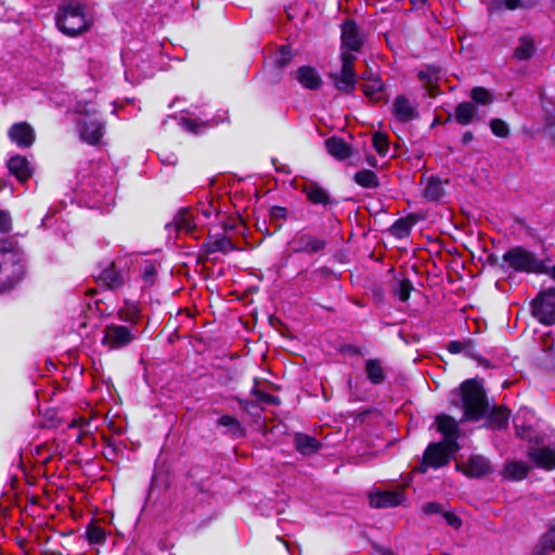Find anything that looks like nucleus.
Instances as JSON below:
<instances>
[{
	"instance_id": "obj_6",
	"label": "nucleus",
	"mask_w": 555,
	"mask_h": 555,
	"mask_svg": "<svg viewBox=\"0 0 555 555\" xmlns=\"http://www.w3.org/2000/svg\"><path fill=\"white\" fill-rule=\"evenodd\" d=\"M57 28L67 36H77L89 27L83 7L80 3L63 4L55 16Z\"/></svg>"
},
{
	"instance_id": "obj_35",
	"label": "nucleus",
	"mask_w": 555,
	"mask_h": 555,
	"mask_svg": "<svg viewBox=\"0 0 555 555\" xmlns=\"http://www.w3.org/2000/svg\"><path fill=\"white\" fill-rule=\"evenodd\" d=\"M354 182L365 189H375L378 186V178L376 173L371 169H362L354 173Z\"/></svg>"
},
{
	"instance_id": "obj_63",
	"label": "nucleus",
	"mask_w": 555,
	"mask_h": 555,
	"mask_svg": "<svg viewBox=\"0 0 555 555\" xmlns=\"http://www.w3.org/2000/svg\"><path fill=\"white\" fill-rule=\"evenodd\" d=\"M348 155H349V158L351 157L352 153H351V149L349 147V152H348Z\"/></svg>"
},
{
	"instance_id": "obj_42",
	"label": "nucleus",
	"mask_w": 555,
	"mask_h": 555,
	"mask_svg": "<svg viewBox=\"0 0 555 555\" xmlns=\"http://www.w3.org/2000/svg\"><path fill=\"white\" fill-rule=\"evenodd\" d=\"M412 223L406 219H398L391 227V233L398 238L409 236Z\"/></svg>"
},
{
	"instance_id": "obj_43",
	"label": "nucleus",
	"mask_w": 555,
	"mask_h": 555,
	"mask_svg": "<svg viewBox=\"0 0 555 555\" xmlns=\"http://www.w3.org/2000/svg\"><path fill=\"white\" fill-rule=\"evenodd\" d=\"M293 59V53L289 47L282 46L274 54V64L283 68L286 66Z\"/></svg>"
},
{
	"instance_id": "obj_50",
	"label": "nucleus",
	"mask_w": 555,
	"mask_h": 555,
	"mask_svg": "<svg viewBox=\"0 0 555 555\" xmlns=\"http://www.w3.org/2000/svg\"><path fill=\"white\" fill-rule=\"evenodd\" d=\"M423 512L427 515H430V514H441L442 515L444 513V509L441 504H439L437 502H430L423 506Z\"/></svg>"
},
{
	"instance_id": "obj_38",
	"label": "nucleus",
	"mask_w": 555,
	"mask_h": 555,
	"mask_svg": "<svg viewBox=\"0 0 555 555\" xmlns=\"http://www.w3.org/2000/svg\"><path fill=\"white\" fill-rule=\"evenodd\" d=\"M119 318L122 321L130 323L129 327L135 328L134 326L141 318L140 309L135 304L126 302L125 308L119 311Z\"/></svg>"
},
{
	"instance_id": "obj_56",
	"label": "nucleus",
	"mask_w": 555,
	"mask_h": 555,
	"mask_svg": "<svg viewBox=\"0 0 555 555\" xmlns=\"http://www.w3.org/2000/svg\"><path fill=\"white\" fill-rule=\"evenodd\" d=\"M365 163L372 168H376L378 166L376 157L372 154L366 155Z\"/></svg>"
},
{
	"instance_id": "obj_16",
	"label": "nucleus",
	"mask_w": 555,
	"mask_h": 555,
	"mask_svg": "<svg viewBox=\"0 0 555 555\" xmlns=\"http://www.w3.org/2000/svg\"><path fill=\"white\" fill-rule=\"evenodd\" d=\"M9 138L18 147L25 149L29 147L34 143L36 135L29 124L17 122L9 129Z\"/></svg>"
},
{
	"instance_id": "obj_14",
	"label": "nucleus",
	"mask_w": 555,
	"mask_h": 555,
	"mask_svg": "<svg viewBox=\"0 0 555 555\" xmlns=\"http://www.w3.org/2000/svg\"><path fill=\"white\" fill-rule=\"evenodd\" d=\"M325 242L309 233H298L289 242V249L293 253L315 254L322 250Z\"/></svg>"
},
{
	"instance_id": "obj_1",
	"label": "nucleus",
	"mask_w": 555,
	"mask_h": 555,
	"mask_svg": "<svg viewBox=\"0 0 555 555\" xmlns=\"http://www.w3.org/2000/svg\"><path fill=\"white\" fill-rule=\"evenodd\" d=\"M365 41V34L352 21L349 20V92L360 89L363 94L372 100L379 101L383 94V82L375 74L365 72L358 78L351 66L352 52H360Z\"/></svg>"
},
{
	"instance_id": "obj_59",
	"label": "nucleus",
	"mask_w": 555,
	"mask_h": 555,
	"mask_svg": "<svg viewBox=\"0 0 555 555\" xmlns=\"http://www.w3.org/2000/svg\"><path fill=\"white\" fill-rule=\"evenodd\" d=\"M547 275H550L555 281V264L552 267H547Z\"/></svg>"
},
{
	"instance_id": "obj_37",
	"label": "nucleus",
	"mask_w": 555,
	"mask_h": 555,
	"mask_svg": "<svg viewBox=\"0 0 555 555\" xmlns=\"http://www.w3.org/2000/svg\"><path fill=\"white\" fill-rule=\"evenodd\" d=\"M554 550H555V519L550 521L547 532L542 537V539L538 545V552L540 555H543V554L554 551Z\"/></svg>"
},
{
	"instance_id": "obj_48",
	"label": "nucleus",
	"mask_w": 555,
	"mask_h": 555,
	"mask_svg": "<svg viewBox=\"0 0 555 555\" xmlns=\"http://www.w3.org/2000/svg\"><path fill=\"white\" fill-rule=\"evenodd\" d=\"M538 0H506V7L509 10L517 8H530L537 3Z\"/></svg>"
},
{
	"instance_id": "obj_13",
	"label": "nucleus",
	"mask_w": 555,
	"mask_h": 555,
	"mask_svg": "<svg viewBox=\"0 0 555 555\" xmlns=\"http://www.w3.org/2000/svg\"><path fill=\"white\" fill-rule=\"evenodd\" d=\"M405 500L402 489L376 491L369 495L370 505L375 508L395 507Z\"/></svg>"
},
{
	"instance_id": "obj_60",
	"label": "nucleus",
	"mask_w": 555,
	"mask_h": 555,
	"mask_svg": "<svg viewBox=\"0 0 555 555\" xmlns=\"http://www.w3.org/2000/svg\"><path fill=\"white\" fill-rule=\"evenodd\" d=\"M167 162H168L169 164L175 165V164L177 163V156H176V155H173V154H172V155H170V156H168Z\"/></svg>"
},
{
	"instance_id": "obj_4",
	"label": "nucleus",
	"mask_w": 555,
	"mask_h": 555,
	"mask_svg": "<svg viewBox=\"0 0 555 555\" xmlns=\"http://www.w3.org/2000/svg\"><path fill=\"white\" fill-rule=\"evenodd\" d=\"M503 261L508 269L515 272L527 274L547 273V266L544 260L522 246H515L508 249L503 255Z\"/></svg>"
},
{
	"instance_id": "obj_31",
	"label": "nucleus",
	"mask_w": 555,
	"mask_h": 555,
	"mask_svg": "<svg viewBox=\"0 0 555 555\" xmlns=\"http://www.w3.org/2000/svg\"><path fill=\"white\" fill-rule=\"evenodd\" d=\"M418 78L424 83L427 94L429 96H435L437 93L439 72L434 67H428L418 72Z\"/></svg>"
},
{
	"instance_id": "obj_9",
	"label": "nucleus",
	"mask_w": 555,
	"mask_h": 555,
	"mask_svg": "<svg viewBox=\"0 0 555 555\" xmlns=\"http://www.w3.org/2000/svg\"><path fill=\"white\" fill-rule=\"evenodd\" d=\"M533 315L543 324L555 323V287L541 292L532 301Z\"/></svg>"
},
{
	"instance_id": "obj_10",
	"label": "nucleus",
	"mask_w": 555,
	"mask_h": 555,
	"mask_svg": "<svg viewBox=\"0 0 555 555\" xmlns=\"http://www.w3.org/2000/svg\"><path fill=\"white\" fill-rule=\"evenodd\" d=\"M437 430L443 436L442 443L447 444V448L451 452H457L460 446L457 439L460 437L459 423L447 414H441L436 417Z\"/></svg>"
},
{
	"instance_id": "obj_41",
	"label": "nucleus",
	"mask_w": 555,
	"mask_h": 555,
	"mask_svg": "<svg viewBox=\"0 0 555 555\" xmlns=\"http://www.w3.org/2000/svg\"><path fill=\"white\" fill-rule=\"evenodd\" d=\"M470 98L474 104L477 103L481 105H487L493 101V96L490 93V91L483 87L473 88L470 91Z\"/></svg>"
},
{
	"instance_id": "obj_62",
	"label": "nucleus",
	"mask_w": 555,
	"mask_h": 555,
	"mask_svg": "<svg viewBox=\"0 0 555 555\" xmlns=\"http://www.w3.org/2000/svg\"><path fill=\"white\" fill-rule=\"evenodd\" d=\"M348 350H349V353H351V352H356V351H357V350H356L353 347H351L350 345H349V347H348Z\"/></svg>"
},
{
	"instance_id": "obj_51",
	"label": "nucleus",
	"mask_w": 555,
	"mask_h": 555,
	"mask_svg": "<svg viewBox=\"0 0 555 555\" xmlns=\"http://www.w3.org/2000/svg\"><path fill=\"white\" fill-rule=\"evenodd\" d=\"M10 230H11L10 215L3 210H0V232L4 233Z\"/></svg>"
},
{
	"instance_id": "obj_40",
	"label": "nucleus",
	"mask_w": 555,
	"mask_h": 555,
	"mask_svg": "<svg viewBox=\"0 0 555 555\" xmlns=\"http://www.w3.org/2000/svg\"><path fill=\"white\" fill-rule=\"evenodd\" d=\"M372 145L379 156H386L389 152V140L387 134L383 132H375L372 137Z\"/></svg>"
},
{
	"instance_id": "obj_49",
	"label": "nucleus",
	"mask_w": 555,
	"mask_h": 555,
	"mask_svg": "<svg viewBox=\"0 0 555 555\" xmlns=\"http://www.w3.org/2000/svg\"><path fill=\"white\" fill-rule=\"evenodd\" d=\"M442 517L446 520V522L454 529H459L462 526L461 518L452 512L444 511Z\"/></svg>"
},
{
	"instance_id": "obj_29",
	"label": "nucleus",
	"mask_w": 555,
	"mask_h": 555,
	"mask_svg": "<svg viewBox=\"0 0 555 555\" xmlns=\"http://www.w3.org/2000/svg\"><path fill=\"white\" fill-rule=\"evenodd\" d=\"M100 280L109 288H118L124 283V278L119 270L116 269L114 262L109 263L108 267L102 270L100 273Z\"/></svg>"
},
{
	"instance_id": "obj_15",
	"label": "nucleus",
	"mask_w": 555,
	"mask_h": 555,
	"mask_svg": "<svg viewBox=\"0 0 555 555\" xmlns=\"http://www.w3.org/2000/svg\"><path fill=\"white\" fill-rule=\"evenodd\" d=\"M340 29H341V35H340L341 67H340L339 74L331 73L330 76L334 79V82H335L337 89L346 90L347 89V20H345L340 23Z\"/></svg>"
},
{
	"instance_id": "obj_46",
	"label": "nucleus",
	"mask_w": 555,
	"mask_h": 555,
	"mask_svg": "<svg viewBox=\"0 0 555 555\" xmlns=\"http://www.w3.org/2000/svg\"><path fill=\"white\" fill-rule=\"evenodd\" d=\"M490 128L492 133L496 137L506 138L509 134L508 125L500 118L492 119L490 122Z\"/></svg>"
},
{
	"instance_id": "obj_11",
	"label": "nucleus",
	"mask_w": 555,
	"mask_h": 555,
	"mask_svg": "<svg viewBox=\"0 0 555 555\" xmlns=\"http://www.w3.org/2000/svg\"><path fill=\"white\" fill-rule=\"evenodd\" d=\"M167 230L169 233L175 231L177 234L185 233L196 237V223L193 210L191 208H181L172 221L167 224Z\"/></svg>"
},
{
	"instance_id": "obj_34",
	"label": "nucleus",
	"mask_w": 555,
	"mask_h": 555,
	"mask_svg": "<svg viewBox=\"0 0 555 555\" xmlns=\"http://www.w3.org/2000/svg\"><path fill=\"white\" fill-rule=\"evenodd\" d=\"M325 146L334 158L343 160L347 158V143L337 137H331L325 141Z\"/></svg>"
},
{
	"instance_id": "obj_3",
	"label": "nucleus",
	"mask_w": 555,
	"mask_h": 555,
	"mask_svg": "<svg viewBox=\"0 0 555 555\" xmlns=\"http://www.w3.org/2000/svg\"><path fill=\"white\" fill-rule=\"evenodd\" d=\"M26 275L24 253L10 240H0V293L15 287Z\"/></svg>"
},
{
	"instance_id": "obj_24",
	"label": "nucleus",
	"mask_w": 555,
	"mask_h": 555,
	"mask_svg": "<svg viewBox=\"0 0 555 555\" xmlns=\"http://www.w3.org/2000/svg\"><path fill=\"white\" fill-rule=\"evenodd\" d=\"M533 418V415L531 411L524 409L520 410L516 416L514 417V426L516 428L517 435L521 439H531V420Z\"/></svg>"
},
{
	"instance_id": "obj_20",
	"label": "nucleus",
	"mask_w": 555,
	"mask_h": 555,
	"mask_svg": "<svg viewBox=\"0 0 555 555\" xmlns=\"http://www.w3.org/2000/svg\"><path fill=\"white\" fill-rule=\"evenodd\" d=\"M8 168L20 182L27 181L33 175V168L29 162L26 157L21 155L12 156L8 162Z\"/></svg>"
},
{
	"instance_id": "obj_2",
	"label": "nucleus",
	"mask_w": 555,
	"mask_h": 555,
	"mask_svg": "<svg viewBox=\"0 0 555 555\" xmlns=\"http://www.w3.org/2000/svg\"><path fill=\"white\" fill-rule=\"evenodd\" d=\"M450 402L463 409L462 422L478 421L489 410L486 392L482 386L474 379L462 383L460 388L451 393Z\"/></svg>"
},
{
	"instance_id": "obj_26",
	"label": "nucleus",
	"mask_w": 555,
	"mask_h": 555,
	"mask_svg": "<svg viewBox=\"0 0 555 555\" xmlns=\"http://www.w3.org/2000/svg\"><path fill=\"white\" fill-rule=\"evenodd\" d=\"M294 443L296 450L304 455L313 454L321 448V443L315 438L306 434H296Z\"/></svg>"
},
{
	"instance_id": "obj_19",
	"label": "nucleus",
	"mask_w": 555,
	"mask_h": 555,
	"mask_svg": "<svg viewBox=\"0 0 555 555\" xmlns=\"http://www.w3.org/2000/svg\"><path fill=\"white\" fill-rule=\"evenodd\" d=\"M392 113L396 119L401 122L410 121L417 116L415 106L404 95H399L395 99Z\"/></svg>"
},
{
	"instance_id": "obj_22",
	"label": "nucleus",
	"mask_w": 555,
	"mask_h": 555,
	"mask_svg": "<svg viewBox=\"0 0 555 555\" xmlns=\"http://www.w3.org/2000/svg\"><path fill=\"white\" fill-rule=\"evenodd\" d=\"M379 421V414L375 410L365 409L357 413L353 421L354 430L369 433Z\"/></svg>"
},
{
	"instance_id": "obj_52",
	"label": "nucleus",
	"mask_w": 555,
	"mask_h": 555,
	"mask_svg": "<svg viewBox=\"0 0 555 555\" xmlns=\"http://www.w3.org/2000/svg\"><path fill=\"white\" fill-rule=\"evenodd\" d=\"M182 124L185 127V129L189 130L190 132H194V133L198 132L199 125L197 124L196 120H193L190 118H183Z\"/></svg>"
},
{
	"instance_id": "obj_47",
	"label": "nucleus",
	"mask_w": 555,
	"mask_h": 555,
	"mask_svg": "<svg viewBox=\"0 0 555 555\" xmlns=\"http://www.w3.org/2000/svg\"><path fill=\"white\" fill-rule=\"evenodd\" d=\"M156 267L153 262H146L142 268V279L146 284H153L156 276Z\"/></svg>"
},
{
	"instance_id": "obj_54",
	"label": "nucleus",
	"mask_w": 555,
	"mask_h": 555,
	"mask_svg": "<svg viewBox=\"0 0 555 555\" xmlns=\"http://www.w3.org/2000/svg\"><path fill=\"white\" fill-rule=\"evenodd\" d=\"M216 212L214 206L209 203L207 205H203L201 208V214L206 218H210Z\"/></svg>"
},
{
	"instance_id": "obj_8",
	"label": "nucleus",
	"mask_w": 555,
	"mask_h": 555,
	"mask_svg": "<svg viewBox=\"0 0 555 555\" xmlns=\"http://www.w3.org/2000/svg\"><path fill=\"white\" fill-rule=\"evenodd\" d=\"M137 337V330L126 325L109 324L104 328L102 344L108 349H120L131 344Z\"/></svg>"
},
{
	"instance_id": "obj_53",
	"label": "nucleus",
	"mask_w": 555,
	"mask_h": 555,
	"mask_svg": "<svg viewBox=\"0 0 555 555\" xmlns=\"http://www.w3.org/2000/svg\"><path fill=\"white\" fill-rule=\"evenodd\" d=\"M464 343L462 341H459V340H452L449 343L448 345V350L451 352V353H460L464 350Z\"/></svg>"
},
{
	"instance_id": "obj_5",
	"label": "nucleus",
	"mask_w": 555,
	"mask_h": 555,
	"mask_svg": "<svg viewBox=\"0 0 555 555\" xmlns=\"http://www.w3.org/2000/svg\"><path fill=\"white\" fill-rule=\"evenodd\" d=\"M77 113L81 116L78 120V129L81 139L89 144H96L100 142L104 132V122L98 116L95 104L92 102L78 103Z\"/></svg>"
},
{
	"instance_id": "obj_23",
	"label": "nucleus",
	"mask_w": 555,
	"mask_h": 555,
	"mask_svg": "<svg viewBox=\"0 0 555 555\" xmlns=\"http://www.w3.org/2000/svg\"><path fill=\"white\" fill-rule=\"evenodd\" d=\"M491 469L489 460L483 455H472L466 462L465 473L472 477H481Z\"/></svg>"
},
{
	"instance_id": "obj_18",
	"label": "nucleus",
	"mask_w": 555,
	"mask_h": 555,
	"mask_svg": "<svg viewBox=\"0 0 555 555\" xmlns=\"http://www.w3.org/2000/svg\"><path fill=\"white\" fill-rule=\"evenodd\" d=\"M528 457L539 467L555 468V448H532L528 451Z\"/></svg>"
},
{
	"instance_id": "obj_28",
	"label": "nucleus",
	"mask_w": 555,
	"mask_h": 555,
	"mask_svg": "<svg viewBox=\"0 0 555 555\" xmlns=\"http://www.w3.org/2000/svg\"><path fill=\"white\" fill-rule=\"evenodd\" d=\"M529 466L524 462L512 461L505 464L503 469L504 478L509 480H522L527 477Z\"/></svg>"
},
{
	"instance_id": "obj_21",
	"label": "nucleus",
	"mask_w": 555,
	"mask_h": 555,
	"mask_svg": "<svg viewBox=\"0 0 555 555\" xmlns=\"http://www.w3.org/2000/svg\"><path fill=\"white\" fill-rule=\"evenodd\" d=\"M454 120L461 126H467L478 118V111L473 102H462L457 104L453 114Z\"/></svg>"
},
{
	"instance_id": "obj_30",
	"label": "nucleus",
	"mask_w": 555,
	"mask_h": 555,
	"mask_svg": "<svg viewBox=\"0 0 555 555\" xmlns=\"http://www.w3.org/2000/svg\"><path fill=\"white\" fill-rule=\"evenodd\" d=\"M304 192L308 199L313 204H330V195L327 192L314 182H310L304 186Z\"/></svg>"
},
{
	"instance_id": "obj_33",
	"label": "nucleus",
	"mask_w": 555,
	"mask_h": 555,
	"mask_svg": "<svg viewBox=\"0 0 555 555\" xmlns=\"http://www.w3.org/2000/svg\"><path fill=\"white\" fill-rule=\"evenodd\" d=\"M535 51L534 41L529 36H521L518 46L514 50V56L519 61L529 60Z\"/></svg>"
},
{
	"instance_id": "obj_57",
	"label": "nucleus",
	"mask_w": 555,
	"mask_h": 555,
	"mask_svg": "<svg viewBox=\"0 0 555 555\" xmlns=\"http://www.w3.org/2000/svg\"><path fill=\"white\" fill-rule=\"evenodd\" d=\"M474 135L470 131H466L462 137V143L468 144L473 140Z\"/></svg>"
},
{
	"instance_id": "obj_32",
	"label": "nucleus",
	"mask_w": 555,
	"mask_h": 555,
	"mask_svg": "<svg viewBox=\"0 0 555 555\" xmlns=\"http://www.w3.org/2000/svg\"><path fill=\"white\" fill-rule=\"evenodd\" d=\"M233 249L234 245L232 241L225 235H217L215 237H210L209 241L206 243V251L208 254H214L218 251L227 254Z\"/></svg>"
},
{
	"instance_id": "obj_44",
	"label": "nucleus",
	"mask_w": 555,
	"mask_h": 555,
	"mask_svg": "<svg viewBox=\"0 0 555 555\" xmlns=\"http://www.w3.org/2000/svg\"><path fill=\"white\" fill-rule=\"evenodd\" d=\"M86 535L91 543H103L105 541L104 529L96 525H90L87 528Z\"/></svg>"
},
{
	"instance_id": "obj_55",
	"label": "nucleus",
	"mask_w": 555,
	"mask_h": 555,
	"mask_svg": "<svg viewBox=\"0 0 555 555\" xmlns=\"http://www.w3.org/2000/svg\"><path fill=\"white\" fill-rule=\"evenodd\" d=\"M255 393L257 395L258 399L266 403H272L274 401V397L270 393L256 390Z\"/></svg>"
},
{
	"instance_id": "obj_25",
	"label": "nucleus",
	"mask_w": 555,
	"mask_h": 555,
	"mask_svg": "<svg viewBox=\"0 0 555 555\" xmlns=\"http://www.w3.org/2000/svg\"><path fill=\"white\" fill-rule=\"evenodd\" d=\"M365 374L367 379L374 385H380L386 379L385 369L378 359H369L365 361Z\"/></svg>"
},
{
	"instance_id": "obj_7",
	"label": "nucleus",
	"mask_w": 555,
	"mask_h": 555,
	"mask_svg": "<svg viewBox=\"0 0 555 555\" xmlns=\"http://www.w3.org/2000/svg\"><path fill=\"white\" fill-rule=\"evenodd\" d=\"M454 453L449 451L447 444L442 442L429 443L424 452L422 462L414 470L424 474L428 468H440L449 463L450 455Z\"/></svg>"
},
{
	"instance_id": "obj_45",
	"label": "nucleus",
	"mask_w": 555,
	"mask_h": 555,
	"mask_svg": "<svg viewBox=\"0 0 555 555\" xmlns=\"http://www.w3.org/2000/svg\"><path fill=\"white\" fill-rule=\"evenodd\" d=\"M412 289L413 285L409 280H401L395 287V294L401 301H408Z\"/></svg>"
},
{
	"instance_id": "obj_17",
	"label": "nucleus",
	"mask_w": 555,
	"mask_h": 555,
	"mask_svg": "<svg viewBox=\"0 0 555 555\" xmlns=\"http://www.w3.org/2000/svg\"><path fill=\"white\" fill-rule=\"evenodd\" d=\"M296 80L306 89L318 90L322 87V78L312 66H300L295 73Z\"/></svg>"
},
{
	"instance_id": "obj_12",
	"label": "nucleus",
	"mask_w": 555,
	"mask_h": 555,
	"mask_svg": "<svg viewBox=\"0 0 555 555\" xmlns=\"http://www.w3.org/2000/svg\"><path fill=\"white\" fill-rule=\"evenodd\" d=\"M89 194L90 207L104 210L115 202L114 183H100L99 188L96 184H94Z\"/></svg>"
},
{
	"instance_id": "obj_27",
	"label": "nucleus",
	"mask_w": 555,
	"mask_h": 555,
	"mask_svg": "<svg viewBox=\"0 0 555 555\" xmlns=\"http://www.w3.org/2000/svg\"><path fill=\"white\" fill-rule=\"evenodd\" d=\"M509 418V412L503 406H493L487 415L486 425L492 429L505 428Z\"/></svg>"
},
{
	"instance_id": "obj_58",
	"label": "nucleus",
	"mask_w": 555,
	"mask_h": 555,
	"mask_svg": "<svg viewBox=\"0 0 555 555\" xmlns=\"http://www.w3.org/2000/svg\"><path fill=\"white\" fill-rule=\"evenodd\" d=\"M285 208H282V207H275L274 208V216H284L285 215Z\"/></svg>"
},
{
	"instance_id": "obj_36",
	"label": "nucleus",
	"mask_w": 555,
	"mask_h": 555,
	"mask_svg": "<svg viewBox=\"0 0 555 555\" xmlns=\"http://www.w3.org/2000/svg\"><path fill=\"white\" fill-rule=\"evenodd\" d=\"M218 425L225 427L227 433L232 435L234 438H241L245 435V430L241 423L233 416L223 415L218 420Z\"/></svg>"
},
{
	"instance_id": "obj_61",
	"label": "nucleus",
	"mask_w": 555,
	"mask_h": 555,
	"mask_svg": "<svg viewBox=\"0 0 555 555\" xmlns=\"http://www.w3.org/2000/svg\"><path fill=\"white\" fill-rule=\"evenodd\" d=\"M413 4H424L427 2V0H411Z\"/></svg>"
},
{
	"instance_id": "obj_39",
	"label": "nucleus",
	"mask_w": 555,
	"mask_h": 555,
	"mask_svg": "<svg viewBox=\"0 0 555 555\" xmlns=\"http://www.w3.org/2000/svg\"><path fill=\"white\" fill-rule=\"evenodd\" d=\"M443 186L440 180L431 178L424 191V196L426 199L436 202L439 201L443 195Z\"/></svg>"
}]
</instances>
